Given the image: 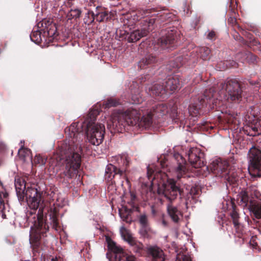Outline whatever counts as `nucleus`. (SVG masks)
<instances>
[{"instance_id": "ea45409f", "label": "nucleus", "mask_w": 261, "mask_h": 261, "mask_svg": "<svg viewBox=\"0 0 261 261\" xmlns=\"http://www.w3.org/2000/svg\"><path fill=\"white\" fill-rule=\"evenodd\" d=\"M204 95H205V97L206 98H208V99H210L211 97L214 96V94H212V95H209L207 93V91L205 92Z\"/></svg>"}, {"instance_id": "f704fd0d", "label": "nucleus", "mask_w": 261, "mask_h": 261, "mask_svg": "<svg viewBox=\"0 0 261 261\" xmlns=\"http://www.w3.org/2000/svg\"><path fill=\"white\" fill-rule=\"evenodd\" d=\"M31 39L36 43H39L41 40L40 38V33L39 32L33 33V34L31 36Z\"/></svg>"}, {"instance_id": "1a4fd4ad", "label": "nucleus", "mask_w": 261, "mask_h": 261, "mask_svg": "<svg viewBox=\"0 0 261 261\" xmlns=\"http://www.w3.org/2000/svg\"><path fill=\"white\" fill-rule=\"evenodd\" d=\"M45 231V225L44 224L42 218L41 216H38L37 221L35 222L34 225L31 227L30 242H34L37 244L41 238V233H44Z\"/></svg>"}, {"instance_id": "a18cd8bd", "label": "nucleus", "mask_w": 261, "mask_h": 261, "mask_svg": "<svg viewBox=\"0 0 261 261\" xmlns=\"http://www.w3.org/2000/svg\"><path fill=\"white\" fill-rule=\"evenodd\" d=\"M140 102V100L139 99L137 100H134V103H139Z\"/></svg>"}, {"instance_id": "a878e982", "label": "nucleus", "mask_w": 261, "mask_h": 261, "mask_svg": "<svg viewBox=\"0 0 261 261\" xmlns=\"http://www.w3.org/2000/svg\"><path fill=\"white\" fill-rule=\"evenodd\" d=\"M120 232L123 240L127 242L128 243L134 239V238L129 233L128 230L123 226H122L120 228Z\"/></svg>"}, {"instance_id": "9b49d317", "label": "nucleus", "mask_w": 261, "mask_h": 261, "mask_svg": "<svg viewBox=\"0 0 261 261\" xmlns=\"http://www.w3.org/2000/svg\"><path fill=\"white\" fill-rule=\"evenodd\" d=\"M108 247L116 254V257L120 258L119 261H137L134 256L125 254L122 248L113 241L108 242Z\"/></svg>"}, {"instance_id": "f03ea898", "label": "nucleus", "mask_w": 261, "mask_h": 261, "mask_svg": "<svg viewBox=\"0 0 261 261\" xmlns=\"http://www.w3.org/2000/svg\"><path fill=\"white\" fill-rule=\"evenodd\" d=\"M136 114L137 111L134 110L125 112L115 110L108 122V128L112 133H122L124 130L125 125H135L139 123L141 114H139L140 116L133 117Z\"/></svg>"}, {"instance_id": "a211bd4d", "label": "nucleus", "mask_w": 261, "mask_h": 261, "mask_svg": "<svg viewBox=\"0 0 261 261\" xmlns=\"http://www.w3.org/2000/svg\"><path fill=\"white\" fill-rule=\"evenodd\" d=\"M148 90L150 94L159 96H163L166 94L164 83H155L148 86Z\"/></svg>"}, {"instance_id": "aec40b11", "label": "nucleus", "mask_w": 261, "mask_h": 261, "mask_svg": "<svg viewBox=\"0 0 261 261\" xmlns=\"http://www.w3.org/2000/svg\"><path fill=\"white\" fill-rule=\"evenodd\" d=\"M230 216L232 219L233 223L237 231H239V228L241 226V224L239 223V214L236 209V206L232 202V210L230 212Z\"/></svg>"}, {"instance_id": "9d476101", "label": "nucleus", "mask_w": 261, "mask_h": 261, "mask_svg": "<svg viewBox=\"0 0 261 261\" xmlns=\"http://www.w3.org/2000/svg\"><path fill=\"white\" fill-rule=\"evenodd\" d=\"M188 156L190 163L194 168H200L205 165L203 154L199 149L194 147L190 148Z\"/></svg>"}, {"instance_id": "37998d69", "label": "nucleus", "mask_w": 261, "mask_h": 261, "mask_svg": "<svg viewBox=\"0 0 261 261\" xmlns=\"http://www.w3.org/2000/svg\"><path fill=\"white\" fill-rule=\"evenodd\" d=\"M97 113V112L95 111H91L90 113V115L91 116L93 114H95Z\"/></svg>"}, {"instance_id": "c85d7f7f", "label": "nucleus", "mask_w": 261, "mask_h": 261, "mask_svg": "<svg viewBox=\"0 0 261 261\" xmlns=\"http://www.w3.org/2000/svg\"><path fill=\"white\" fill-rule=\"evenodd\" d=\"M239 200L240 203L243 206H246L248 202V196L247 192L245 191H242L239 194Z\"/></svg>"}, {"instance_id": "412c9836", "label": "nucleus", "mask_w": 261, "mask_h": 261, "mask_svg": "<svg viewBox=\"0 0 261 261\" xmlns=\"http://www.w3.org/2000/svg\"><path fill=\"white\" fill-rule=\"evenodd\" d=\"M213 169L215 171L223 172L227 168V163L224 162L222 163L219 159H216L212 163Z\"/></svg>"}, {"instance_id": "5fc2aeb1", "label": "nucleus", "mask_w": 261, "mask_h": 261, "mask_svg": "<svg viewBox=\"0 0 261 261\" xmlns=\"http://www.w3.org/2000/svg\"><path fill=\"white\" fill-rule=\"evenodd\" d=\"M3 218H5V216H4V215H3Z\"/></svg>"}, {"instance_id": "0eeeda50", "label": "nucleus", "mask_w": 261, "mask_h": 261, "mask_svg": "<svg viewBox=\"0 0 261 261\" xmlns=\"http://www.w3.org/2000/svg\"><path fill=\"white\" fill-rule=\"evenodd\" d=\"M248 158L250 164L249 171L251 175L261 176V151L252 147L248 151Z\"/></svg>"}, {"instance_id": "864d4df0", "label": "nucleus", "mask_w": 261, "mask_h": 261, "mask_svg": "<svg viewBox=\"0 0 261 261\" xmlns=\"http://www.w3.org/2000/svg\"><path fill=\"white\" fill-rule=\"evenodd\" d=\"M3 218H5V216H4V215H3Z\"/></svg>"}, {"instance_id": "de8ad7c7", "label": "nucleus", "mask_w": 261, "mask_h": 261, "mask_svg": "<svg viewBox=\"0 0 261 261\" xmlns=\"http://www.w3.org/2000/svg\"><path fill=\"white\" fill-rule=\"evenodd\" d=\"M20 144H21V146L22 145V146L23 147L24 141H21Z\"/></svg>"}, {"instance_id": "72a5a7b5", "label": "nucleus", "mask_w": 261, "mask_h": 261, "mask_svg": "<svg viewBox=\"0 0 261 261\" xmlns=\"http://www.w3.org/2000/svg\"><path fill=\"white\" fill-rule=\"evenodd\" d=\"M176 261H191V258L188 254L178 253Z\"/></svg>"}, {"instance_id": "473e14b6", "label": "nucleus", "mask_w": 261, "mask_h": 261, "mask_svg": "<svg viewBox=\"0 0 261 261\" xmlns=\"http://www.w3.org/2000/svg\"><path fill=\"white\" fill-rule=\"evenodd\" d=\"M30 153V150L28 148H25L21 146V148L18 150V153L19 156L22 159L24 160V158L29 155Z\"/></svg>"}, {"instance_id": "c9c22d12", "label": "nucleus", "mask_w": 261, "mask_h": 261, "mask_svg": "<svg viewBox=\"0 0 261 261\" xmlns=\"http://www.w3.org/2000/svg\"><path fill=\"white\" fill-rule=\"evenodd\" d=\"M130 201L128 202V203L129 204L130 206L132 207L134 206L136 199V195L132 192H130Z\"/></svg>"}, {"instance_id": "5701e85b", "label": "nucleus", "mask_w": 261, "mask_h": 261, "mask_svg": "<svg viewBox=\"0 0 261 261\" xmlns=\"http://www.w3.org/2000/svg\"><path fill=\"white\" fill-rule=\"evenodd\" d=\"M249 211L252 213L256 219H261V205L257 204H251L249 207Z\"/></svg>"}, {"instance_id": "20e7f679", "label": "nucleus", "mask_w": 261, "mask_h": 261, "mask_svg": "<svg viewBox=\"0 0 261 261\" xmlns=\"http://www.w3.org/2000/svg\"><path fill=\"white\" fill-rule=\"evenodd\" d=\"M153 21L150 20L148 24H145L143 28L141 29H136L135 22L132 18H125L123 27L124 34H126V38L129 42H135L139 40L142 37L146 36L150 30V24H152Z\"/></svg>"}, {"instance_id": "f8f14e48", "label": "nucleus", "mask_w": 261, "mask_h": 261, "mask_svg": "<svg viewBox=\"0 0 261 261\" xmlns=\"http://www.w3.org/2000/svg\"><path fill=\"white\" fill-rule=\"evenodd\" d=\"M120 170H124V174L128 171V168L132 164L130 157L127 153H122L115 157Z\"/></svg>"}, {"instance_id": "8fccbe9b", "label": "nucleus", "mask_w": 261, "mask_h": 261, "mask_svg": "<svg viewBox=\"0 0 261 261\" xmlns=\"http://www.w3.org/2000/svg\"><path fill=\"white\" fill-rule=\"evenodd\" d=\"M57 157L56 156H54V158L52 159H57Z\"/></svg>"}, {"instance_id": "bb28decb", "label": "nucleus", "mask_w": 261, "mask_h": 261, "mask_svg": "<svg viewBox=\"0 0 261 261\" xmlns=\"http://www.w3.org/2000/svg\"><path fill=\"white\" fill-rule=\"evenodd\" d=\"M168 112V109L167 106L161 103L158 104L155 109H153V113L156 114H160L161 115H164Z\"/></svg>"}, {"instance_id": "f3484780", "label": "nucleus", "mask_w": 261, "mask_h": 261, "mask_svg": "<svg viewBox=\"0 0 261 261\" xmlns=\"http://www.w3.org/2000/svg\"><path fill=\"white\" fill-rule=\"evenodd\" d=\"M148 253L152 257L153 261H164L163 251L157 246H152L148 249Z\"/></svg>"}, {"instance_id": "58836bf2", "label": "nucleus", "mask_w": 261, "mask_h": 261, "mask_svg": "<svg viewBox=\"0 0 261 261\" xmlns=\"http://www.w3.org/2000/svg\"><path fill=\"white\" fill-rule=\"evenodd\" d=\"M215 36V33L214 31H211L207 35V38L209 39H212Z\"/></svg>"}, {"instance_id": "4468645a", "label": "nucleus", "mask_w": 261, "mask_h": 261, "mask_svg": "<svg viewBox=\"0 0 261 261\" xmlns=\"http://www.w3.org/2000/svg\"><path fill=\"white\" fill-rule=\"evenodd\" d=\"M122 176L124 174V170L117 169L112 164L108 165L106 168L105 178L108 181H112L115 175Z\"/></svg>"}, {"instance_id": "2eb2a0df", "label": "nucleus", "mask_w": 261, "mask_h": 261, "mask_svg": "<svg viewBox=\"0 0 261 261\" xmlns=\"http://www.w3.org/2000/svg\"><path fill=\"white\" fill-rule=\"evenodd\" d=\"M166 94H171L179 87V79L176 76H170L164 83Z\"/></svg>"}, {"instance_id": "603ef678", "label": "nucleus", "mask_w": 261, "mask_h": 261, "mask_svg": "<svg viewBox=\"0 0 261 261\" xmlns=\"http://www.w3.org/2000/svg\"><path fill=\"white\" fill-rule=\"evenodd\" d=\"M3 218H5V216H4V215H3Z\"/></svg>"}, {"instance_id": "c756f323", "label": "nucleus", "mask_w": 261, "mask_h": 261, "mask_svg": "<svg viewBox=\"0 0 261 261\" xmlns=\"http://www.w3.org/2000/svg\"><path fill=\"white\" fill-rule=\"evenodd\" d=\"M155 60L154 58L151 56H148L145 59H142L139 63L138 66L141 69H143L145 67L146 65L151 64Z\"/></svg>"}, {"instance_id": "ddd939ff", "label": "nucleus", "mask_w": 261, "mask_h": 261, "mask_svg": "<svg viewBox=\"0 0 261 261\" xmlns=\"http://www.w3.org/2000/svg\"><path fill=\"white\" fill-rule=\"evenodd\" d=\"M174 158L177 160L178 165L175 170L174 176H176L177 179H179L182 177L186 172V161L179 153L175 154Z\"/></svg>"}, {"instance_id": "49530a36", "label": "nucleus", "mask_w": 261, "mask_h": 261, "mask_svg": "<svg viewBox=\"0 0 261 261\" xmlns=\"http://www.w3.org/2000/svg\"><path fill=\"white\" fill-rule=\"evenodd\" d=\"M253 221L254 223H259V221H256L255 219L253 218Z\"/></svg>"}, {"instance_id": "423d86ee", "label": "nucleus", "mask_w": 261, "mask_h": 261, "mask_svg": "<svg viewBox=\"0 0 261 261\" xmlns=\"http://www.w3.org/2000/svg\"><path fill=\"white\" fill-rule=\"evenodd\" d=\"M180 193V189L176 185L173 179L168 178L166 181L159 186L158 193L160 196H163L170 202L175 200Z\"/></svg>"}, {"instance_id": "f257e3e1", "label": "nucleus", "mask_w": 261, "mask_h": 261, "mask_svg": "<svg viewBox=\"0 0 261 261\" xmlns=\"http://www.w3.org/2000/svg\"><path fill=\"white\" fill-rule=\"evenodd\" d=\"M77 126V124L72 123L65 129L69 147L68 152L66 153L64 160V174L68 178H71L77 174L81 166V155L74 149V144L79 142L83 136Z\"/></svg>"}, {"instance_id": "3c124183", "label": "nucleus", "mask_w": 261, "mask_h": 261, "mask_svg": "<svg viewBox=\"0 0 261 261\" xmlns=\"http://www.w3.org/2000/svg\"><path fill=\"white\" fill-rule=\"evenodd\" d=\"M253 129L254 130H256V128H255V127H254V128H253Z\"/></svg>"}, {"instance_id": "dca6fc26", "label": "nucleus", "mask_w": 261, "mask_h": 261, "mask_svg": "<svg viewBox=\"0 0 261 261\" xmlns=\"http://www.w3.org/2000/svg\"><path fill=\"white\" fill-rule=\"evenodd\" d=\"M42 27V31L44 33H47L49 37H54L57 32V27L55 23L52 21L44 19L41 23Z\"/></svg>"}, {"instance_id": "7c9ffc66", "label": "nucleus", "mask_w": 261, "mask_h": 261, "mask_svg": "<svg viewBox=\"0 0 261 261\" xmlns=\"http://www.w3.org/2000/svg\"><path fill=\"white\" fill-rule=\"evenodd\" d=\"M109 14L106 11H103L100 12H96L95 18L99 21H102L108 18Z\"/></svg>"}, {"instance_id": "cd10ccee", "label": "nucleus", "mask_w": 261, "mask_h": 261, "mask_svg": "<svg viewBox=\"0 0 261 261\" xmlns=\"http://www.w3.org/2000/svg\"><path fill=\"white\" fill-rule=\"evenodd\" d=\"M154 114H149L147 116H143L140 120L141 125H144L145 127H148L152 123V117Z\"/></svg>"}, {"instance_id": "c03bdc74", "label": "nucleus", "mask_w": 261, "mask_h": 261, "mask_svg": "<svg viewBox=\"0 0 261 261\" xmlns=\"http://www.w3.org/2000/svg\"><path fill=\"white\" fill-rule=\"evenodd\" d=\"M51 261H58V259L57 257L56 258H52Z\"/></svg>"}, {"instance_id": "4c0bfd02", "label": "nucleus", "mask_w": 261, "mask_h": 261, "mask_svg": "<svg viewBox=\"0 0 261 261\" xmlns=\"http://www.w3.org/2000/svg\"><path fill=\"white\" fill-rule=\"evenodd\" d=\"M200 51H201V52L203 51L205 53L204 55H201L202 57L203 58H205V57H206L210 53V50L208 48H207V47L201 48Z\"/></svg>"}, {"instance_id": "6e6552de", "label": "nucleus", "mask_w": 261, "mask_h": 261, "mask_svg": "<svg viewBox=\"0 0 261 261\" xmlns=\"http://www.w3.org/2000/svg\"><path fill=\"white\" fill-rule=\"evenodd\" d=\"M224 99L231 100H239L241 97V91L239 84L232 81H229L222 85L221 94Z\"/></svg>"}, {"instance_id": "e433bc0d", "label": "nucleus", "mask_w": 261, "mask_h": 261, "mask_svg": "<svg viewBox=\"0 0 261 261\" xmlns=\"http://www.w3.org/2000/svg\"><path fill=\"white\" fill-rule=\"evenodd\" d=\"M81 15V11L78 9H75L71 10V15L73 17L77 18L79 17Z\"/></svg>"}, {"instance_id": "2f4dec72", "label": "nucleus", "mask_w": 261, "mask_h": 261, "mask_svg": "<svg viewBox=\"0 0 261 261\" xmlns=\"http://www.w3.org/2000/svg\"><path fill=\"white\" fill-rule=\"evenodd\" d=\"M119 101L115 98H110L106 102L105 107L109 108L111 107H115L119 104Z\"/></svg>"}, {"instance_id": "6ab92c4d", "label": "nucleus", "mask_w": 261, "mask_h": 261, "mask_svg": "<svg viewBox=\"0 0 261 261\" xmlns=\"http://www.w3.org/2000/svg\"><path fill=\"white\" fill-rule=\"evenodd\" d=\"M167 210L169 216L174 222L178 223L182 218L181 212L171 203L167 205Z\"/></svg>"}, {"instance_id": "b1692460", "label": "nucleus", "mask_w": 261, "mask_h": 261, "mask_svg": "<svg viewBox=\"0 0 261 261\" xmlns=\"http://www.w3.org/2000/svg\"><path fill=\"white\" fill-rule=\"evenodd\" d=\"M161 40L162 44L167 45L172 44L175 40L173 32L172 31L168 32L167 36L165 37H162Z\"/></svg>"}, {"instance_id": "7ed1b4c3", "label": "nucleus", "mask_w": 261, "mask_h": 261, "mask_svg": "<svg viewBox=\"0 0 261 261\" xmlns=\"http://www.w3.org/2000/svg\"><path fill=\"white\" fill-rule=\"evenodd\" d=\"M16 194L20 202L26 200L29 206L37 210L41 202V194L35 187H28L25 190V182L23 178L17 177L15 179Z\"/></svg>"}, {"instance_id": "39448f33", "label": "nucleus", "mask_w": 261, "mask_h": 261, "mask_svg": "<svg viewBox=\"0 0 261 261\" xmlns=\"http://www.w3.org/2000/svg\"><path fill=\"white\" fill-rule=\"evenodd\" d=\"M91 119L87 124L86 135L89 142L94 145H99L102 143L105 133L104 124L95 123Z\"/></svg>"}, {"instance_id": "4be33fe9", "label": "nucleus", "mask_w": 261, "mask_h": 261, "mask_svg": "<svg viewBox=\"0 0 261 261\" xmlns=\"http://www.w3.org/2000/svg\"><path fill=\"white\" fill-rule=\"evenodd\" d=\"M140 223L142 225V228L140 230V232L142 235L145 236L149 230L148 226V219L145 215H142L140 216L139 219Z\"/></svg>"}, {"instance_id": "a19ab883", "label": "nucleus", "mask_w": 261, "mask_h": 261, "mask_svg": "<svg viewBox=\"0 0 261 261\" xmlns=\"http://www.w3.org/2000/svg\"><path fill=\"white\" fill-rule=\"evenodd\" d=\"M36 158H37V159H38V162H39V163H40L39 160H41V162H40V163H41V164H42V165H43V164H45V162H44V160H43L42 158H40L39 156H36Z\"/></svg>"}, {"instance_id": "79ce46f5", "label": "nucleus", "mask_w": 261, "mask_h": 261, "mask_svg": "<svg viewBox=\"0 0 261 261\" xmlns=\"http://www.w3.org/2000/svg\"><path fill=\"white\" fill-rule=\"evenodd\" d=\"M163 225L165 226L167 225V223L165 220H163L162 221Z\"/></svg>"}, {"instance_id": "393cba45", "label": "nucleus", "mask_w": 261, "mask_h": 261, "mask_svg": "<svg viewBox=\"0 0 261 261\" xmlns=\"http://www.w3.org/2000/svg\"><path fill=\"white\" fill-rule=\"evenodd\" d=\"M132 247V250L136 253H141L143 249L144 246L140 242H137L134 239L129 243Z\"/></svg>"}, {"instance_id": "09e8293b", "label": "nucleus", "mask_w": 261, "mask_h": 261, "mask_svg": "<svg viewBox=\"0 0 261 261\" xmlns=\"http://www.w3.org/2000/svg\"><path fill=\"white\" fill-rule=\"evenodd\" d=\"M191 107H190V109H189V112L190 113H191Z\"/></svg>"}]
</instances>
